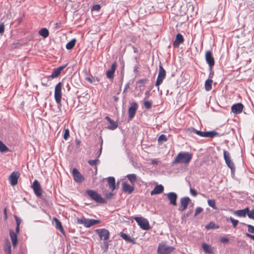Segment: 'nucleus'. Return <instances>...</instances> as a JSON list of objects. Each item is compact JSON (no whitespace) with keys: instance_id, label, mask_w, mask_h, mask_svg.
Wrapping results in <instances>:
<instances>
[{"instance_id":"obj_20","label":"nucleus","mask_w":254,"mask_h":254,"mask_svg":"<svg viewBox=\"0 0 254 254\" xmlns=\"http://www.w3.org/2000/svg\"><path fill=\"white\" fill-rule=\"evenodd\" d=\"M123 186V191L126 193H128V194L131 193L134 190V187L131 186L127 183L126 182H124L122 183Z\"/></svg>"},{"instance_id":"obj_62","label":"nucleus","mask_w":254,"mask_h":254,"mask_svg":"<svg viewBox=\"0 0 254 254\" xmlns=\"http://www.w3.org/2000/svg\"><path fill=\"white\" fill-rule=\"evenodd\" d=\"M210 71V74H209V78H212L213 75H214V72L212 71V68H211V71Z\"/></svg>"},{"instance_id":"obj_9","label":"nucleus","mask_w":254,"mask_h":254,"mask_svg":"<svg viewBox=\"0 0 254 254\" xmlns=\"http://www.w3.org/2000/svg\"><path fill=\"white\" fill-rule=\"evenodd\" d=\"M95 231L101 240L106 241L109 239L110 233L108 230L103 228L96 229Z\"/></svg>"},{"instance_id":"obj_43","label":"nucleus","mask_w":254,"mask_h":254,"mask_svg":"<svg viewBox=\"0 0 254 254\" xmlns=\"http://www.w3.org/2000/svg\"><path fill=\"white\" fill-rule=\"evenodd\" d=\"M191 132H194L197 135L204 137V132L196 130L194 128L191 127Z\"/></svg>"},{"instance_id":"obj_4","label":"nucleus","mask_w":254,"mask_h":254,"mask_svg":"<svg viewBox=\"0 0 254 254\" xmlns=\"http://www.w3.org/2000/svg\"><path fill=\"white\" fill-rule=\"evenodd\" d=\"M223 156L225 163L227 166L231 169L232 173L234 172L235 171V164L231 159L230 153L228 151L224 150Z\"/></svg>"},{"instance_id":"obj_10","label":"nucleus","mask_w":254,"mask_h":254,"mask_svg":"<svg viewBox=\"0 0 254 254\" xmlns=\"http://www.w3.org/2000/svg\"><path fill=\"white\" fill-rule=\"evenodd\" d=\"M205 60L206 63L209 65V70L211 71V68H212L213 66L214 65L215 61L211 51H208L206 52Z\"/></svg>"},{"instance_id":"obj_37","label":"nucleus","mask_w":254,"mask_h":254,"mask_svg":"<svg viewBox=\"0 0 254 254\" xmlns=\"http://www.w3.org/2000/svg\"><path fill=\"white\" fill-rule=\"evenodd\" d=\"M167 140V137L165 134H161L158 139V141L159 143H163V142H165Z\"/></svg>"},{"instance_id":"obj_58","label":"nucleus","mask_w":254,"mask_h":254,"mask_svg":"<svg viewBox=\"0 0 254 254\" xmlns=\"http://www.w3.org/2000/svg\"><path fill=\"white\" fill-rule=\"evenodd\" d=\"M129 87V83H127L125 87V88L123 90V93H125L127 91V90Z\"/></svg>"},{"instance_id":"obj_41","label":"nucleus","mask_w":254,"mask_h":254,"mask_svg":"<svg viewBox=\"0 0 254 254\" xmlns=\"http://www.w3.org/2000/svg\"><path fill=\"white\" fill-rule=\"evenodd\" d=\"M243 225H246L248 227V231L250 233H254V226L250 224H246L242 223Z\"/></svg>"},{"instance_id":"obj_18","label":"nucleus","mask_w":254,"mask_h":254,"mask_svg":"<svg viewBox=\"0 0 254 254\" xmlns=\"http://www.w3.org/2000/svg\"><path fill=\"white\" fill-rule=\"evenodd\" d=\"M117 64L116 62L112 64L111 67L109 70L106 71V76L109 79H113L114 76V73L117 68Z\"/></svg>"},{"instance_id":"obj_45","label":"nucleus","mask_w":254,"mask_h":254,"mask_svg":"<svg viewBox=\"0 0 254 254\" xmlns=\"http://www.w3.org/2000/svg\"><path fill=\"white\" fill-rule=\"evenodd\" d=\"M230 221H231V222H232V224H233V227H234V228H235V227L237 226V225H238V223H239L238 220H236V219H234L233 217H230Z\"/></svg>"},{"instance_id":"obj_56","label":"nucleus","mask_w":254,"mask_h":254,"mask_svg":"<svg viewBox=\"0 0 254 254\" xmlns=\"http://www.w3.org/2000/svg\"><path fill=\"white\" fill-rule=\"evenodd\" d=\"M197 194V192L194 189H191V195L193 196H196Z\"/></svg>"},{"instance_id":"obj_63","label":"nucleus","mask_w":254,"mask_h":254,"mask_svg":"<svg viewBox=\"0 0 254 254\" xmlns=\"http://www.w3.org/2000/svg\"><path fill=\"white\" fill-rule=\"evenodd\" d=\"M4 217H5V219H7V212H6V208H5L4 209Z\"/></svg>"},{"instance_id":"obj_32","label":"nucleus","mask_w":254,"mask_h":254,"mask_svg":"<svg viewBox=\"0 0 254 254\" xmlns=\"http://www.w3.org/2000/svg\"><path fill=\"white\" fill-rule=\"evenodd\" d=\"M213 80L211 79H208L205 81V89L206 91H210L212 88V83Z\"/></svg>"},{"instance_id":"obj_40","label":"nucleus","mask_w":254,"mask_h":254,"mask_svg":"<svg viewBox=\"0 0 254 254\" xmlns=\"http://www.w3.org/2000/svg\"><path fill=\"white\" fill-rule=\"evenodd\" d=\"M100 162V160L98 159H96L94 160H89L88 161V164L91 166H95L96 165Z\"/></svg>"},{"instance_id":"obj_53","label":"nucleus","mask_w":254,"mask_h":254,"mask_svg":"<svg viewBox=\"0 0 254 254\" xmlns=\"http://www.w3.org/2000/svg\"><path fill=\"white\" fill-rule=\"evenodd\" d=\"M113 195H114V194L112 192H109V193H107L105 194L106 198L107 199H111V198H112V197H113Z\"/></svg>"},{"instance_id":"obj_64","label":"nucleus","mask_w":254,"mask_h":254,"mask_svg":"<svg viewBox=\"0 0 254 254\" xmlns=\"http://www.w3.org/2000/svg\"><path fill=\"white\" fill-rule=\"evenodd\" d=\"M113 99L115 102H117L119 100V98L117 96H114Z\"/></svg>"},{"instance_id":"obj_28","label":"nucleus","mask_w":254,"mask_h":254,"mask_svg":"<svg viewBox=\"0 0 254 254\" xmlns=\"http://www.w3.org/2000/svg\"><path fill=\"white\" fill-rule=\"evenodd\" d=\"M120 236L123 239H124L125 241H126L127 242H130L132 244L135 243V242L134 239H132L129 236H128V235L126 234L125 233L121 232L120 233Z\"/></svg>"},{"instance_id":"obj_27","label":"nucleus","mask_w":254,"mask_h":254,"mask_svg":"<svg viewBox=\"0 0 254 254\" xmlns=\"http://www.w3.org/2000/svg\"><path fill=\"white\" fill-rule=\"evenodd\" d=\"M54 220L56 223V227L57 229H58L62 233L64 234V229L62 226V223L61 221L57 218L54 217Z\"/></svg>"},{"instance_id":"obj_8","label":"nucleus","mask_w":254,"mask_h":254,"mask_svg":"<svg viewBox=\"0 0 254 254\" xmlns=\"http://www.w3.org/2000/svg\"><path fill=\"white\" fill-rule=\"evenodd\" d=\"M174 250V248L173 247L160 244L158 247L157 253L158 254H170Z\"/></svg>"},{"instance_id":"obj_26","label":"nucleus","mask_w":254,"mask_h":254,"mask_svg":"<svg viewBox=\"0 0 254 254\" xmlns=\"http://www.w3.org/2000/svg\"><path fill=\"white\" fill-rule=\"evenodd\" d=\"M109 188L113 190L116 189L115 179L113 177H109L107 178Z\"/></svg>"},{"instance_id":"obj_6","label":"nucleus","mask_w":254,"mask_h":254,"mask_svg":"<svg viewBox=\"0 0 254 254\" xmlns=\"http://www.w3.org/2000/svg\"><path fill=\"white\" fill-rule=\"evenodd\" d=\"M134 219L142 229L148 230L150 229L149 222L146 219L142 217H135Z\"/></svg>"},{"instance_id":"obj_51","label":"nucleus","mask_w":254,"mask_h":254,"mask_svg":"<svg viewBox=\"0 0 254 254\" xmlns=\"http://www.w3.org/2000/svg\"><path fill=\"white\" fill-rule=\"evenodd\" d=\"M14 217L16 221V225L20 226V224L22 221L21 219L16 215H14Z\"/></svg>"},{"instance_id":"obj_2","label":"nucleus","mask_w":254,"mask_h":254,"mask_svg":"<svg viewBox=\"0 0 254 254\" xmlns=\"http://www.w3.org/2000/svg\"><path fill=\"white\" fill-rule=\"evenodd\" d=\"M86 193L91 197V198L96 202L102 204H105L107 201L102 197L101 195L97 192L92 190H86Z\"/></svg>"},{"instance_id":"obj_54","label":"nucleus","mask_w":254,"mask_h":254,"mask_svg":"<svg viewBox=\"0 0 254 254\" xmlns=\"http://www.w3.org/2000/svg\"><path fill=\"white\" fill-rule=\"evenodd\" d=\"M4 31V26L3 23L0 24V34H3Z\"/></svg>"},{"instance_id":"obj_29","label":"nucleus","mask_w":254,"mask_h":254,"mask_svg":"<svg viewBox=\"0 0 254 254\" xmlns=\"http://www.w3.org/2000/svg\"><path fill=\"white\" fill-rule=\"evenodd\" d=\"M218 135V133L214 130L204 131V137L213 138Z\"/></svg>"},{"instance_id":"obj_23","label":"nucleus","mask_w":254,"mask_h":254,"mask_svg":"<svg viewBox=\"0 0 254 254\" xmlns=\"http://www.w3.org/2000/svg\"><path fill=\"white\" fill-rule=\"evenodd\" d=\"M11 244L9 240L5 239L4 240L3 250L6 254H11Z\"/></svg>"},{"instance_id":"obj_22","label":"nucleus","mask_w":254,"mask_h":254,"mask_svg":"<svg viewBox=\"0 0 254 254\" xmlns=\"http://www.w3.org/2000/svg\"><path fill=\"white\" fill-rule=\"evenodd\" d=\"M184 41V38L182 35L180 33H178L176 35V39L173 42V45L175 48H178L180 46V44L182 43Z\"/></svg>"},{"instance_id":"obj_49","label":"nucleus","mask_w":254,"mask_h":254,"mask_svg":"<svg viewBox=\"0 0 254 254\" xmlns=\"http://www.w3.org/2000/svg\"><path fill=\"white\" fill-rule=\"evenodd\" d=\"M248 216L250 219H254V208L249 211Z\"/></svg>"},{"instance_id":"obj_16","label":"nucleus","mask_w":254,"mask_h":254,"mask_svg":"<svg viewBox=\"0 0 254 254\" xmlns=\"http://www.w3.org/2000/svg\"><path fill=\"white\" fill-rule=\"evenodd\" d=\"M190 199L189 197H182L180 199V205L179 208V210L183 211L185 210L188 205Z\"/></svg>"},{"instance_id":"obj_42","label":"nucleus","mask_w":254,"mask_h":254,"mask_svg":"<svg viewBox=\"0 0 254 254\" xmlns=\"http://www.w3.org/2000/svg\"><path fill=\"white\" fill-rule=\"evenodd\" d=\"M143 105L146 109H149L151 108L152 102L149 101H145Z\"/></svg>"},{"instance_id":"obj_14","label":"nucleus","mask_w":254,"mask_h":254,"mask_svg":"<svg viewBox=\"0 0 254 254\" xmlns=\"http://www.w3.org/2000/svg\"><path fill=\"white\" fill-rule=\"evenodd\" d=\"M32 188L33 190V191L34 192V193L38 197H40L42 194V190L41 187V185L39 182L35 180H34L33 185H32Z\"/></svg>"},{"instance_id":"obj_48","label":"nucleus","mask_w":254,"mask_h":254,"mask_svg":"<svg viewBox=\"0 0 254 254\" xmlns=\"http://www.w3.org/2000/svg\"><path fill=\"white\" fill-rule=\"evenodd\" d=\"M85 80L89 81L90 83H92L95 81V77L91 75L90 77H86Z\"/></svg>"},{"instance_id":"obj_55","label":"nucleus","mask_w":254,"mask_h":254,"mask_svg":"<svg viewBox=\"0 0 254 254\" xmlns=\"http://www.w3.org/2000/svg\"><path fill=\"white\" fill-rule=\"evenodd\" d=\"M147 81V79L146 78L141 79L138 80V83L141 84H145Z\"/></svg>"},{"instance_id":"obj_50","label":"nucleus","mask_w":254,"mask_h":254,"mask_svg":"<svg viewBox=\"0 0 254 254\" xmlns=\"http://www.w3.org/2000/svg\"><path fill=\"white\" fill-rule=\"evenodd\" d=\"M220 241L223 244L227 243L229 241V239L226 237H221L220 239Z\"/></svg>"},{"instance_id":"obj_11","label":"nucleus","mask_w":254,"mask_h":254,"mask_svg":"<svg viewBox=\"0 0 254 254\" xmlns=\"http://www.w3.org/2000/svg\"><path fill=\"white\" fill-rule=\"evenodd\" d=\"M138 109V105L136 102L130 103V106L129 107L128 114L129 120H131L135 116L136 111Z\"/></svg>"},{"instance_id":"obj_57","label":"nucleus","mask_w":254,"mask_h":254,"mask_svg":"<svg viewBox=\"0 0 254 254\" xmlns=\"http://www.w3.org/2000/svg\"><path fill=\"white\" fill-rule=\"evenodd\" d=\"M245 235L247 237L250 238L252 239H253V240H254V235H252V234H251L250 233H246Z\"/></svg>"},{"instance_id":"obj_5","label":"nucleus","mask_w":254,"mask_h":254,"mask_svg":"<svg viewBox=\"0 0 254 254\" xmlns=\"http://www.w3.org/2000/svg\"><path fill=\"white\" fill-rule=\"evenodd\" d=\"M62 83L60 82H59L55 87V99L58 104V106H61V99H62Z\"/></svg>"},{"instance_id":"obj_38","label":"nucleus","mask_w":254,"mask_h":254,"mask_svg":"<svg viewBox=\"0 0 254 254\" xmlns=\"http://www.w3.org/2000/svg\"><path fill=\"white\" fill-rule=\"evenodd\" d=\"M234 214L238 216L239 217H245V214L244 213V211L242 209L238 210L234 212Z\"/></svg>"},{"instance_id":"obj_46","label":"nucleus","mask_w":254,"mask_h":254,"mask_svg":"<svg viewBox=\"0 0 254 254\" xmlns=\"http://www.w3.org/2000/svg\"><path fill=\"white\" fill-rule=\"evenodd\" d=\"M203 209L202 208H201L200 207H197L196 209H195L194 216H197L200 213H201L203 211Z\"/></svg>"},{"instance_id":"obj_47","label":"nucleus","mask_w":254,"mask_h":254,"mask_svg":"<svg viewBox=\"0 0 254 254\" xmlns=\"http://www.w3.org/2000/svg\"><path fill=\"white\" fill-rule=\"evenodd\" d=\"M101 9V6L100 4H95L94 5L92 8L91 10L92 11H98Z\"/></svg>"},{"instance_id":"obj_12","label":"nucleus","mask_w":254,"mask_h":254,"mask_svg":"<svg viewBox=\"0 0 254 254\" xmlns=\"http://www.w3.org/2000/svg\"><path fill=\"white\" fill-rule=\"evenodd\" d=\"M67 64L59 66L57 68L54 69L52 74L50 75L47 76L48 80H50L51 78L53 79L58 77L60 75L61 71L64 68H65Z\"/></svg>"},{"instance_id":"obj_59","label":"nucleus","mask_w":254,"mask_h":254,"mask_svg":"<svg viewBox=\"0 0 254 254\" xmlns=\"http://www.w3.org/2000/svg\"><path fill=\"white\" fill-rule=\"evenodd\" d=\"M242 210H243V211H244V213L245 214L246 216V214H247V215L248 214V213L250 211L249 208L248 207L244 209H242Z\"/></svg>"},{"instance_id":"obj_33","label":"nucleus","mask_w":254,"mask_h":254,"mask_svg":"<svg viewBox=\"0 0 254 254\" xmlns=\"http://www.w3.org/2000/svg\"><path fill=\"white\" fill-rule=\"evenodd\" d=\"M39 34L44 38H47L49 36V32L47 28H43L39 30Z\"/></svg>"},{"instance_id":"obj_1","label":"nucleus","mask_w":254,"mask_h":254,"mask_svg":"<svg viewBox=\"0 0 254 254\" xmlns=\"http://www.w3.org/2000/svg\"><path fill=\"white\" fill-rule=\"evenodd\" d=\"M190 160V154L189 152H180L174 160V163L188 164Z\"/></svg>"},{"instance_id":"obj_7","label":"nucleus","mask_w":254,"mask_h":254,"mask_svg":"<svg viewBox=\"0 0 254 254\" xmlns=\"http://www.w3.org/2000/svg\"><path fill=\"white\" fill-rule=\"evenodd\" d=\"M165 77L166 71L163 67L161 64H160L159 66V73L155 83V85L158 87V90L159 89V86L162 83Z\"/></svg>"},{"instance_id":"obj_61","label":"nucleus","mask_w":254,"mask_h":254,"mask_svg":"<svg viewBox=\"0 0 254 254\" xmlns=\"http://www.w3.org/2000/svg\"><path fill=\"white\" fill-rule=\"evenodd\" d=\"M151 163L153 165L158 164V161L155 159H153L151 160Z\"/></svg>"},{"instance_id":"obj_15","label":"nucleus","mask_w":254,"mask_h":254,"mask_svg":"<svg viewBox=\"0 0 254 254\" xmlns=\"http://www.w3.org/2000/svg\"><path fill=\"white\" fill-rule=\"evenodd\" d=\"M244 107L243 104L241 103L234 104L231 107V112L235 115L240 114L242 112Z\"/></svg>"},{"instance_id":"obj_19","label":"nucleus","mask_w":254,"mask_h":254,"mask_svg":"<svg viewBox=\"0 0 254 254\" xmlns=\"http://www.w3.org/2000/svg\"><path fill=\"white\" fill-rule=\"evenodd\" d=\"M167 197L170 201V203L174 206L177 205V194L174 192H171L167 194Z\"/></svg>"},{"instance_id":"obj_44","label":"nucleus","mask_w":254,"mask_h":254,"mask_svg":"<svg viewBox=\"0 0 254 254\" xmlns=\"http://www.w3.org/2000/svg\"><path fill=\"white\" fill-rule=\"evenodd\" d=\"M69 136V131L68 129H64V138L65 140H67Z\"/></svg>"},{"instance_id":"obj_3","label":"nucleus","mask_w":254,"mask_h":254,"mask_svg":"<svg viewBox=\"0 0 254 254\" xmlns=\"http://www.w3.org/2000/svg\"><path fill=\"white\" fill-rule=\"evenodd\" d=\"M77 221L78 224H82L86 228H89L100 223V220L87 219L84 217L81 218H78Z\"/></svg>"},{"instance_id":"obj_39","label":"nucleus","mask_w":254,"mask_h":254,"mask_svg":"<svg viewBox=\"0 0 254 254\" xmlns=\"http://www.w3.org/2000/svg\"><path fill=\"white\" fill-rule=\"evenodd\" d=\"M208 204L209 206L212 207L213 209H217L215 205V200L214 199H208Z\"/></svg>"},{"instance_id":"obj_60","label":"nucleus","mask_w":254,"mask_h":254,"mask_svg":"<svg viewBox=\"0 0 254 254\" xmlns=\"http://www.w3.org/2000/svg\"><path fill=\"white\" fill-rule=\"evenodd\" d=\"M19 231H20L19 226L16 225V227L15 228V233H16L17 234H19Z\"/></svg>"},{"instance_id":"obj_30","label":"nucleus","mask_w":254,"mask_h":254,"mask_svg":"<svg viewBox=\"0 0 254 254\" xmlns=\"http://www.w3.org/2000/svg\"><path fill=\"white\" fill-rule=\"evenodd\" d=\"M127 178L133 185L137 182V177L134 174H128L127 176Z\"/></svg>"},{"instance_id":"obj_21","label":"nucleus","mask_w":254,"mask_h":254,"mask_svg":"<svg viewBox=\"0 0 254 254\" xmlns=\"http://www.w3.org/2000/svg\"><path fill=\"white\" fill-rule=\"evenodd\" d=\"M9 236L13 247H16L18 244L17 234L13 230L10 229Z\"/></svg>"},{"instance_id":"obj_36","label":"nucleus","mask_w":254,"mask_h":254,"mask_svg":"<svg viewBox=\"0 0 254 254\" xmlns=\"http://www.w3.org/2000/svg\"><path fill=\"white\" fill-rule=\"evenodd\" d=\"M110 123V125L108 127V128L111 130H114L118 127V124L113 120L112 121L109 122Z\"/></svg>"},{"instance_id":"obj_13","label":"nucleus","mask_w":254,"mask_h":254,"mask_svg":"<svg viewBox=\"0 0 254 254\" xmlns=\"http://www.w3.org/2000/svg\"><path fill=\"white\" fill-rule=\"evenodd\" d=\"M20 177V173L18 172H13L9 176L8 180L10 184L14 186L17 184L18 179Z\"/></svg>"},{"instance_id":"obj_31","label":"nucleus","mask_w":254,"mask_h":254,"mask_svg":"<svg viewBox=\"0 0 254 254\" xmlns=\"http://www.w3.org/2000/svg\"><path fill=\"white\" fill-rule=\"evenodd\" d=\"M219 228V226L216 225L213 221L210 222L209 224L205 226V228L206 230L215 229Z\"/></svg>"},{"instance_id":"obj_24","label":"nucleus","mask_w":254,"mask_h":254,"mask_svg":"<svg viewBox=\"0 0 254 254\" xmlns=\"http://www.w3.org/2000/svg\"><path fill=\"white\" fill-rule=\"evenodd\" d=\"M202 248L206 254H212L214 253V248L209 245L206 243H203L202 244Z\"/></svg>"},{"instance_id":"obj_17","label":"nucleus","mask_w":254,"mask_h":254,"mask_svg":"<svg viewBox=\"0 0 254 254\" xmlns=\"http://www.w3.org/2000/svg\"><path fill=\"white\" fill-rule=\"evenodd\" d=\"M72 174L74 180L76 182L81 183L84 180L83 176L81 174V173L77 169L74 168L72 170Z\"/></svg>"},{"instance_id":"obj_25","label":"nucleus","mask_w":254,"mask_h":254,"mask_svg":"<svg viewBox=\"0 0 254 254\" xmlns=\"http://www.w3.org/2000/svg\"><path fill=\"white\" fill-rule=\"evenodd\" d=\"M164 190V187L162 185L156 186L154 189L151 191V195L159 194L162 193Z\"/></svg>"},{"instance_id":"obj_52","label":"nucleus","mask_w":254,"mask_h":254,"mask_svg":"<svg viewBox=\"0 0 254 254\" xmlns=\"http://www.w3.org/2000/svg\"><path fill=\"white\" fill-rule=\"evenodd\" d=\"M100 139H101V141H100V148L99 150V154L97 156V158L99 157L100 156V155H101V154L102 153V145H103V139H102L101 136H100Z\"/></svg>"},{"instance_id":"obj_35","label":"nucleus","mask_w":254,"mask_h":254,"mask_svg":"<svg viewBox=\"0 0 254 254\" xmlns=\"http://www.w3.org/2000/svg\"><path fill=\"white\" fill-rule=\"evenodd\" d=\"M9 151V148L0 140V151L6 152Z\"/></svg>"},{"instance_id":"obj_34","label":"nucleus","mask_w":254,"mask_h":254,"mask_svg":"<svg viewBox=\"0 0 254 254\" xmlns=\"http://www.w3.org/2000/svg\"><path fill=\"white\" fill-rule=\"evenodd\" d=\"M76 43V40L75 39H73L71 40H70L69 42H68L66 45V48L67 50H71L75 46Z\"/></svg>"}]
</instances>
